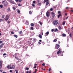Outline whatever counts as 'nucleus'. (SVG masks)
<instances>
[{
    "mask_svg": "<svg viewBox=\"0 0 73 73\" xmlns=\"http://www.w3.org/2000/svg\"><path fill=\"white\" fill-rule=\"evenodd\" d=\"M58 20H55L53 22V24L54 25H57L58 24Z\"/></svg>",
    "mask_w": 73,
    "mask_h": 73,
    "instance_id": "obj_1",
    "label": "nucleus"
},
{
    "mask_svg": "<svg viewBox=\"0 0 73 73\" xmlns=\"http://www.w3.org/2000/svg\"><path fill=\"white\" fill-rule=\"evenodd\" d=\"M2 4L3 5H5V6H7L8 4V2L6 1V0H5V1H3Z\"/></svg>",
    "mask_w": 73,
    "mask_h": 73,
    "instance_id": "obj_2",
    "label": "nucleus"
},
{
    "mask_svg": "<svg viewBox=\"0 0 73 73\" xmlns=\"http://www.w3.org/2000/svg\"><path fill=\"white\" fill-rule=\"evenodd\" d=\"M9 15H7L6 17L4 18V19H5V21H8V19H9Z\"/></svg>",
    "mask_w": 73,
    "mask_h": 73,
    "instance_id": "obj_3",
    "label": "nucleus"
},
{
    "mask_svg": "<svg viewBox=\"0 0 73 73\" xmlns=\"http://www.w3.org/2000/svg\"><path fill=\"white\" fill-rule=\"evenodd\" d=\"M3 61L1 60L0 61V68H2V66H3Z\"/></svg>",
    "mask_w": 73,
    "mask_h": 73,
    "instance_id": "obj_4",
    "label": "nucleus"
},
{
    "mask_svg": "<svg viewBox=\"0 0 73 73\" xmlns=\"http://www.w3.org/2000/svg\"><path fill=\"white\" fill-rule=\"evenodd\" d=\"M60 47V45L59 44H56V45L55 46V49H58L59 48V47Z\"/></svg>",
    "mask_w": 73,
    "mask_h": 73,
    "instance_id": "obj_5",
    "label": "nucleus"
},
{
    "mask_svg": "<svg viewBox=\"0 0 73 73\" xmlns=\"http://www.w3.org/2000/svg\"><path fill=\"white\" fill-rule=\"evenodd\" d=\"M51 14L52 16V18L53 19L55 16V14H54L53 12H52L51 13Z\"/></svg>",
    "mask_w": 73,
    "mask_h": 73,
    "instance_id": "obj_6",
    "label": "nucleus"
},
{
    "mask_svg": "<svg viewBox=\"0 0 73 73\" xmlns=\"http://www.w3.org/2000/svg\"><path fill=\"white\" fill-rule=\"evenodd\" d=\"M61 50L60 49L57 52V54H60V53H61Z\"/></svg>",
    "mask_w": 73,
    "mask_h": 73,
    "instance_id": "obj_7",
    "label": "nucleus"
},
{
    "mask_svg": "<svg viewBox=\"0 0 73 73\" xmlns=\"http://www.w3.org/2000/svg\"><path fill=\"white\" fill-rule=\"evenodd\" d=\"M46 16L47 17H49V16H50V14H49V12L47 11L46 13Z\"/></svg>",
    "mask_w": 73,
    "mask_h": 73,
    "instance_id": "obj_8",
    "label": "nucleus"
},
{
    "mask_svg": "<svg viewBox=\"0 0 73 73\" xmlns=\"http://www.w3.org/2000/svg\"><path fill=\"white\" fill-rule=\"evenodd\" d=\"M7 68L9 69H11V66L10 65H8L7 66Z\"/></svg>",
    "mask_w": 73,
    "mask_h": 73,
    "instance_id": "obj_9",
    "label": "nucleus"
},
{
    "mask_svg": "<svg viewBox=\"0 0 73 73\" xmlns=\"http://www.w3.org/2000/svg\"><path fill=\"white\" fill-rule=\"evenodd\" d=\"M27 43H28V44H29V45H30V44H31L32 43V41H31V40L27 42Z\"/></svg>",
    "mask_w": 73,
    "mask_h": 73,
    "instance_id": "obj_10",
    "label": "nucleus"
},
{
    "mask_svg": "<svg viewBox=\"0 0 73 73\" xmlns=\"http://www.w3.org/2000/svg\"><path fill=\"white\" fill-rule=\"evenodd\" d=\"M40 27V25H38L36 26V29H39V28Z\"/></svg>",
    "mask_w": 73,
    "mask_h": 73,
    "instance_id": "obj_11",
    "label": "nucleus"
},
{
    "mask_svg": "<svg viewBox=\"0 0 73 73\" xmlns=\"http://www.w3.org/2000/svg\"><path fill=\"white\" fill-rule=\"evenodd\" d=\"M3 46H4V43H2L0 45V49H1Z\"/></svg>",
    "mask_w": 73,
    "mask_h": 73,
    "instance_id": "obj_12",
    "label": "nucleus"
},
{
    "mask_svg": "<svg viewBox=\"0 0 73 73\" xmlns=\"http://www.w3.org/2000/svg\"><path fill=\"white\" fill-rule=\"evenodd\" d=\"M10 3H11V4H15V2L11 0L10 1Z\"/></svg>",
    "mask_w": 73,
    "mask_h": 73,
    "instance_id": "obj_13",
    "label": "nucleus"
},
{
    "mask_svg": "<svg viewBox=\"0 0 73 73\" xmlns=\"http://www.w3.org/2000/svg\"><path fill=\"white\" fill-rule=\"evenodd\" d=\"M15 65H13L12 66V67H11V69H15Z\"/></svg>",
    "mask_w": 73,
    "mask_h": 73,
    "instance_id": "obj_14",
    "label": "nucleus"
},
{
    "mask_svg": "<svg viewBox=\"0 0 73 73\" xmlns=\"http://www.w3.org/2000/svg\"><path fill=\"white\" fill-rule=\"evenodd\" d=\"M66 36V34H64V33L62 35V37H65V36Z\"/></svg>",
    "mask_w": 73,
    "mask_h": 73,
    "instance_id": "obj_15",
    "label": "nucleus"
},
{
    "mask_svg": "<svg viewBox=\"0 0 73 73\" xmlns=\"http://www.w3.org/2000/svg\"><path fill=\"white\" fill-rule=\"evenodd\" d=\"M58 28L59 30H61V29H62V28H61V27L60 26H58Z\"/></svg>",
    "mask_w": 73,
    "mask_h": 73,
    "instance_id": "obj_16",
    "label": "nucleus"
},
{
    "mask_svg": "<svg viewBox=\"0 0 73 73\" xmlns=\"http://www.w3.org/2000/svg\"><path fill=\"white\" fill-rule=\"evenodd\" d=\"M15 57L16 59V60H20L19 58L16 57V56H15Z\"/></svg>",
    "mask_w": 73,
    "mask_h": 73,
    "instance_id": "obj_17",
    "label": "nucleus"
},
{
    "mask_svg": "<svg viewBox=\"0 0 73 73\" xmlns=\"http://www.w3.org/2000/svg\"><path fill=\"white\" fill-rule=\"evenodd\" d=\"M37 41V39H36L35 38H34L33 39V41L34 42H35Z\"/></svg>",
    "mask_w": 73,
    "mask_h": 73,
    "instance_id": "obj_18",
    "label": "nucleus"
},
{
    "mask_svg": "<svg viewBox=\"0 0 73 73\" xmlns=\"http://www.w3.org/2000/svg\"><path fill=\"white\" fill-rule=\"evenodd\" d=\"M7 12H9L10 11H11V9L10 8H9L7 9Z\"/></svg>",
    "mask_w": 73,
    "mask_h": 73,
    "instance_id": "obj_19",
    "label": "nucleus"
},
{
    "mask_svg": "<svg viewBox=\"0 0 73 73\" xmlns=\"http://www.w3.org/2000/svg\"><path fill=\"white\" fill-rule=\"evenodd\" d=\"M44 31L43 30H42L41 31V32L40 33V34L41 35H43V32Z\"/></svg>",
    "mask_w": 73,
    "mask_h": 73,
    "instance_id": "obj_20",
    "label": "nucleus"
},
{
    "mask_svg": "<svg viewBox=\"0 0 73 73\" xmlns=\"http://www.w3.org/2000/svg\"><path fill=\"white\" fill-rule=\"evenodd\" d=\"M39 37H40V38H42V35H39Z\"/></svg>",
    "mask_w": 73,
    "mask_h": 73,
    "instance_id": "obj_21",
    "label": "nucleus"
},
{
    "mask_svg": "<svg viewBox=\"0 0 73 73\" xmlns=\"http://www.w3.org/2000/svg\"><path fill=\"white\" fill-rule=\"evenodd\" d=\"M49 4V2L47 1L46 2V5H48V4Z\"/></svg>",
    "mask_w": 73,
    "mask_h": 73,
    "instance_id": "obj_22",
    "label": "nucleus"
},
{
    "mask_svg": "<svg viewBox=\"0 0 73 73\" xmlns=\"http://www.w3.org/2000/svg\"><path fill=\"white\" fill-rule=\"evenodd\" d=\"M13 36L14 37H15L16 38H17V37H18V36H17V35H13Z\"/></svg>",
    "mask_w": 73,
    "mask_h": 73,
    "instance_id": "obj_23",
    "label": "nucleus"
},
{
    "mask_svg": "<svg viewBox=\"0 0 73 73\" xmlns=\"http://www.w3.org/2000/svg\"><path fill=\"white\" fill-rule=\"evenodd\" d=\"M55 32H58V31L57 29H54Z\"/></svg>",
    "mask_w": 73,
    "mask_h": 73,
    "instance_id": "obj_24",
    "label": "nucleus"
},
{
    "mask_svg": "<svg viewBox=\"0 0 73 73\" xmlns=\"http://www.w3.org/2000/svg\"><path fill=\"white\" fill-rule=\"evenodd\" d=\"M38 23H39V24H40V25L41 26V25H42V22H41V21H40L39 22H38Z\"/></svg>",
    "mask_w": 73,
    "mask_h": 73,
    "instance_id": "obj_25",
    "label": "nucleus"
},
{
    "mask_svg": "<svg viewBox=\"0 0 73 73\" xmlns=\"http://www.w3.org/2000/svg\"><path fill=\"white\" fill-rule=\"evenodd\" d=\"M31 26L33 27L34 26V24H33V23H31Z\"/></svg>",
    "mask_w": 73,
    "mask_h": 73,
    "instance_id": "obj_26",
    "label": "nucleus"
},
{
    "mask_svg": "<svg viewBox=\"0 0 73 73\" xmlns=\"http://www.w3.org/2000/svg\"><path fill=\"white\" fill-rule=\"evenodd\" d=\"M69 36L70 37H72V33H70L69 34Z\"/></svg>",
    "mask_w": 73,
    "mask_h": 73,
    "instance_id": "obj_27",
    "label": "nucleus"
},
{
    "mask_svg": "<svg viewBox=\"0 0 73 73\" xmlns=\"http://www.w3.org/2000/svg\"><path fill=\"white\" fill-rule=\"evenodd\" d=\"M66 23V21H64L62 23L63 25H64V24H65Z\"/></svg>",
    "mask_w": 73,
    "mask_h": 73,
    "instance_id": "obj_28",
    "label": "nucleus"
},
{
    "mask_svg": "<svg viewBox=\"0 0 73 73\" xmlns=\"http://www.w3.org/2000/svg\"><path fill=\"white\" fill-rule=\"evenodd\" d=\"M61 16V14H59V15H58V18H59V17H60Z\"/></svg>",
    "mask_w": 73,
    "mask_h": 73,
    "instance_id": "obj_29",
    "label": "nucleus"
},
{
    "mask_svg": "<svg viewBox=\"0 0 73 73\" xmlns=\"http://www.w3.org/2000/svg\"><path fill=\"white\" fill-rule=\"evenodd\" d=\"M30 29L31 30H33L34 29H33V27H31Z\"/></svg>",
    "mask_w": 73,
    "mask_h": 73,
    "instance_id": "obj_30",
    "label": "nucleus"
},
{
    "mask_svg": "<svg viewBox=\"0 0 73 73\" xmlns=\"http://www.w3.org/2000/svg\"><path fill=\"white\" fill-rule=\"evenodd\" d=\"M0 7H1V8H2L3 7V5H0Z\"/></svg>",
    "mask_w": 73,
    "mask_h": 73,
    "instance_id": "obj_31",
    "label": "nucleus"
},
{
    "mask_svg": "<svg viewBox=\"0 0 73 73\" xmlns=\"http://www.w3.org/2000/svg\"><path fill=\"white\" fill-rule=\"evenodd\" d=\"M29 14H30V15H31L32 14V11H30L29 12Z\"/></svg>",
    "mask_w": 73,
    "mask_h": 73,
    "instance_id": "obj_32",
    "label": "nucleus"
},
{
    "mask_svg": "<svg viewBox=\"0 0 73 73\" xmlns=\"http://www.w3.org/2000/svg\"><path fill=\"white\" fill-rule=\"evenodd\" d=\"M37 19H40V16L38 15L36 17Z\"/></svg>",
    "mask_w": 73,
    "mask_h": 73,
    "instance_id": "obj_33",
    "label": "nucleus"
},
{
    "mask_svg": "<svg viewBox=\"0 0 73 73\" xmlns=\"http://www.w3.org/2000/svg\"><path fill=\"white\" fill-rule=\"evenodd\" d=\"M25 69L26 70H29V68L28 67H26Z\"/></svg>",
    "mask_w": 73,
    "mask_h": 73,
    "instance_id": "obj_34",
    "label": "nucleus"
},
{
    "mask_svg": "<svg viewBox=\"0 0 73 73\" xmlns=\"http://www.w3.org/2000/svg\"><path fill=\"white\" fill-rule=\"evenodd\" d=\"M19 34H20V35H21V33H23V32H22V31H20L19 32Z\"/></svg>",
    "mask_w": 73,
    "mask_h": 73,
    "instance_id": "obj_35",
    "label": "nucleus"
},
{
    "mask_svg": "<svg viewBox=\"0 0 73 73\" xmlns=\"http://www.w3.org/2000/svg\"><path fill=\"white\" fill-rule=\"evenodd\" d=\"M57 41V40L56 39H54L53 40V42H56Z\"/></svg>",
    "mask_w": 73,
    "mask_h": 73,
    "instance_id": "obj_36",
    "label": "nucleus"
},
{
    "mask_svg": "<svg viewBox=\"0 0 73 73\" xmlns=\"http://www.w3.org/2000/svg\"><path fill=\"white\" fill-rule=\"evenodd\" d=\"M60 56H63V54H62V53H61V54H60Z\"/></svg>",
    "mask_w": 73,
    "mask_h": 73,
    "instance_id": "obj_37",
    "label": "nucleus"
},
{
    "mask_svg": "<svg viewBox=\"0 0 73 73\" xmlns=\"http://www.w3.org/2000/svg\"><path fill=\"white\" fill-rule=\"evenodd\" d=\"M49 32H47L46 33V35H49Z\"/></svg>",
    "mask_w": 73,
    "mask_h": 73,
    "instance_id": "obj_38",
    "label": "nucleus"
},
{
    "mask_svg": "<svg viewBox=\"0 0 73 73\" xmlns=\"http://www.w3.org/2000/svg\"><path fill=\"white\" fill-rule=\"evenodd\" d=\"M33 4H35V3H36V1H33Z\"/></svg>",
    "mask_w": 73,
    "mask_h": 73,
    "instance_id": "obj_39",
    "label": "nucleus"
},
{
    "mask_svg": "<svg viewBox=\"0 0 73 73\" xmlns=\"http://www.w3.org/2000/svg\"><path fill=\"white\" fill-rule=\"evenodd\" d=\"M17 12H18V13H20V10L18 11Z\"/></svg>",
    "mask_w": 73,
    "mask_h": 73,
    "instance_id": "obj_40",
    "label": "nucleus"
},
{
    "mask_svg": "<svg viewBox=\"0 0 73 73\" xmlns=\"http://www.w3.org/2000/svg\"><path fill=\"white\" fill-rule=\"evenodd\" d=\"M50 11H53V8H51L50 9Z\"/></svg>",
    "mask_w": 73,
    "mask_h": 73,
    "instance_id": "obj_41",
    "label": "nucleus"
},
{
    "mask_svg": "<svg viewBox=\"0 0 73 73\" xmlns=\"http://www.w3.org/2000/svg\"><path fill=\"white\" fill-rule=\"evenodd\" d=\"M5 16V15H2V18H4Z\"/></svg>",
    "mask_w": 73,
    "mask_h": 73,
    "instance_id": "obj_42",
    "label": "nucleus"
},
{
    "mask_svg": "<svg viewBox=\"0 0 73 73\" xmlns=\"http://www.w3.org/2000/svg\"><path fill=\"white\" fill-rule=\"evenodd\" d=\"M32 6L33 7H35V5L34 4H32Z\"/></svg>",
    "mask_w": 73,
    "mask_h": 73,
    "instance_id": "obj_43",
    "label": "nucleus"
},
{
    "mask_svg": "<svg viewBox=\"0 0 73 73\" xmlns=\"http://www.w3.org/2000/svg\"><path fill=\"white\" fill-rule=\"evenodd\" d=\"M42 66H45V64L44 63H43L42 64Z\"/></svg>",
    "mask_w": 73,
    "mask_h": 73,
    "instance_id": "obj_44",
    "label": "nucleus"
},
{
    "mask_svg": "<svg viewBox=\"0 0 73 73\" xmlns=\"http://www.w3.org/2000/svg\"><path fill=\"white\" fill-rule=\"evenodd\" d=\"M19 3H21V1H22V0H19Z\"/></svg>",
    "mask_w": 73,
    "mask_h": 73,
    "instance_id": "obj_45",
    "label": "nucleus"
},
{
    "mask_svg": "<svg viewBox=\"0 0 73 73\" xmlns=\"http://www.w3.org/2000/svg\"><path fill=\"white\" fill-rule=\"evenodd\" d=\"M13 9H14V10H15V9H16V8L15 7H13Z\"/></svg>",
    "mask_w": 73,
    "mask_h": 73,
    "instance_id": "obj_46",
    "label": "nucleus"
},
{
    "mask_svg": "<svg viewBox=\"0 0 73 73\" xmlns=\"http://www.w3.org/2000/svg\"><path fill=\"white\" fill-rule=\"evenodd\" d=\"M50 70H51V68H49L48 69V71H49V72H50Z\"/></svg>",
    "mask_w": 73,
    "mask_h": 73,
    "instance_id": "obj_47",
    "label": "nucleus"
},
{
    "mask_svg": "<svg viewBox=\"0 0 73 73\" xmlns=\"http://www.w3.org/2000/svg\"><path fill=\"white\" fill-rule=\"evenodd\" d=\"M2 43H3V41L1 40H0V44H1Z\"/></svg>",
    "mask_w": 73,
    "mask_h": 73,
    "instance_id": "obj_48",
    "label": "nucleus"
},
{
    "mask_svg": "<svg viewBox=\"0 0 73 73\" xmlns=\"http://www.w3.org/2000/svg\"><path fill=\"white\" fill-rule=\"evenodd\" d=\"M11 34H14V33H13V31H11Z\"/></svg>",
    "mask_w": 73,
    "mask_h": 73,
    "instance_id": "obj_49",
    "label": "nucleus"
},
{
    "mask_svg": "<svg viewBox=\"0 0 73 73\" xmlns=\"http://www.w3.org/2000/svg\"><path fill=\"white\" fill-rule=\"evenodd\" d=\"M18 6H19V7H21V5L20 4V3H19L18 4Z\"/></svg>",
    "mask_w": 73,
    "mask_h": 73,
    "instance_id": "obj_50",
    "label": "nucleus"
},
{
    "mask_svg": "<svg viewBox=\"0 0 73 73\" xmlns=\"http://www.w3.org/2000/svg\"><path fill=\"white\" fill-rule=\"evenodd\" d=\"M37 2L38 3H40V0H37Z\"/></svg>",
    "mask_w": 73,
    "mask_h": 73,
    "instance_id": "obj_51",
    "label": "nucleus"
},
{
    "mask_svg": "<svg viewBox=\"0 0 73 73\" xmlns=\"http://www.w3.org/2000/svg\"><path fill=\"white\" fill-rule=\"evenodd\" d=\"M33 39L32 38H30L29 39V40H32Z\"/></svg>",
    "mask_w": 73,
    "mask_h": 73,
    "instance_id": "obj_52",
    "label": "nucleus"
},
{
    "mask_svg": "<svg viewBox=\"0 0 73 73\" xmlns=\"http://www.w3.org/2000/svg\"><path fill=\"white\" fill-rule=\"evenodd\" d=\"M51 31H52V32H54V29H52Z\"/></svg>",
    "mask_w": 73,
    "mask_h": 73,
    "instance_id": "obj_53",
    "label": "nucleus"
},
{
    "mask_svg": "<svg viewBox=\"0 0 73 73\" xmlns=\"http://www.w3.org/2000/svg\"><path fill=\"white\" fill-rule=\"evenodd\" d=\"M66 9H69V7H66Z\"/></svg>",
    "mask_w": 73,
    "mask_h": 73,
    "instance_id": "obj_54",
    "label": "nucleus"
},
{
    "mask_svg": "<svg viewBox=\"0 0 73 73\" xmlns=\"http://www.w3.org/2000/svg\"><path fill=\"white\" fill-rule=\"evenodd\" d=\"M5 55H6V53L3 54V56H5Z\"/></svg>",
    "mask_w": 73,
    "mask_h": 73,
    "instance_id": "obj_55",
    "label": "nucleus"
},
{
    "mask_svg": "<svg viewBox=\"0 0 73 73\" xmlns=\"http://www.w3.org/2000/svg\"><path fill=\"white\" fill-rule=\"evenodd\" d=\"M60 13H61V12H60V11H58V13L60 14Z\"/></svg>",
    "mask_w": 73,
    "mask_h": 73,
    "instance_id": "obj_56",
    "label": "nucleus"
},
{
    "mask_svg": "<svg viewBox=\"0 0 73 73\" xmlns=\"http://www.w3.org/2000/svg\"><path fill=\"white\" fill-rule=\"evenodd\" d=\"M15 72H16V73H18V71H17V70H15Z\"/></svg>",
    "mask_w": 73,
    "mask_h": 73,
    "instance_id": "obj_57",
    "label": "nucleus"
},
{
    "mask_svg": "<svg viewBox=\"0 0 73 73\" xmlns=\"http://www.w3.org/2000/svg\"><path fill=\"white\" fill-rule=\"evenodd\" d=\"M58 44H60V41H58Z\"/></svg>",
    "mask_w": 73,
    "mask_h": 73,
    "instance_id": "obj_58",
    "label": "nucleus"
},
{
    "mask_svg": "<svg viewBox=\"0 0 73 73\" xmlns=\"http://www.w3.org/2000/svg\"><path fill=\"white\" fill-rule=\"evenodd\" d=\"M26 73H29V71H26Z\"/></svg>",
    "mask_w": 73,
    "mask_h": 73,
    "instance_id": "obj_59",
    "label": "nucleus"
},
{
    "mask_svg": "<svg viewBox=\"0 0 73 73\" xmlns=\"http://www.w3.org/2000/svg\"><path fill=\"white\" fill-rule=\"evenodd\" d=\"M36 68V66H34V68L35 69V68Z\"/></svg>",
    "mask_w": 73,
    "mask_h": 73,
    "instance_id": "obj_60",
    "label": "nucleus"
},
{
    "mask_svg": "<svg viewBox=\"0 0 73 73\" xmlns=\"http://www.w3.org/2000/svg\"><path fill=\"white\" fill-rule=\"evenodd\" d=\"M38 44H41V43L40 42H38Z\"/></svg>",
    "mask_w": 73,
    "mask_h": 73,
    "instance_id": "obj_61",
    "label": "nucleus"
},
{
    "mask_svg": "<svg viewBox=\"0 0 73 73\" xmlns=\"http://www.w3.org/2000/svg\"><path fill=\"white\" fill-rule=\"evenodd\" d=\"M0 72H3V70H0Z\"/></svg>",
    "mask_w": 73,
    "mask_h": 73,
    "instance_id": "obj_62",
    "label": "nucleus"
},
{
    "mask_svg": "<svg viewBox=\"0 0 73 73\" xmlns=\"http://www.w3.org/2000/svg\"><path fill=\"white\" fill-rule=\"evenodd\" d=\"M29 73H31V70H30L29 71Z\"/></svg>",
    "mask_w": 73,
    "mask_h": 73,
    "instance_id": "obj_63",
    "label": "nucleus"
},
{
    "mask_svg": "<svg viewBox=\"0 0 73 73\" xmlns=\"http://www.w3.org/2000/svg\"><path fill=\"white\" fill-rule=\"evenodd\" d=\"M60 73H62V72L61 71H60Z\"/></svg>",
    "mask_w": 73,
    "mask_h": 73,
    "instance_id": "obj_64",
    "label": "nucleus"
}]
</instances>
